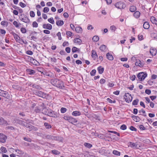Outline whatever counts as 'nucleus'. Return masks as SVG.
<instances>
[{
	"label": "nucleus",
	"mask_w": 157,
	"mask_h": 157,
	"mask_svg": "<svg viewBox=\"0 0 157 157\" xmlns=\"http://www.w3.org/2000/svg\"><path fill=\"white\" fill-rule=\"evenodd\" d=\"M52 83L53 85L59 88H62L63 86V82L57 79L52 80Z\"/></svg>",
	"instance_id": "obj_1"
},
{
	"label": "nucleus",
	"mask_w": 157,
	"mask_h": 157,
	"mask_svg": "<svg viewBox=\"0 0 157 157\" xmlns=\"http://www.w3.org/2000/svg\"><path fill=\"white\" fill-rule=\"evenodd\" d=\"M147 74L145 72H140L138 73L137 77L138 80L140 81L144 80L145 78L147 77Z\"/></svg>",
	"instance_id": "obj_2"
},
{
	"label": "nucleus",
	"mask_w": 157,
	"mask_h": 157,
	"mask_svg": "<svg viewBox=\"0 0 157 157\" xmlns=\"http://www.w3.org/2000/svg\"><path fill=\"white\" fill-rule=\"evenodd\" d=\"M34 93L36 95L43 98H46L48 96L47 94L40 91L36 90H34Z\"/></svg>",
	"instance_id": "obj_3"
},
{
	"label": "nucleus",
	"mask_w": 157,
	"mask_h": 157,
	"mask_svg": "<svg viewBox=\"0 0 157 157\" xmlns=\"http://www.w3.org/2000/svg\"><path fill=\"white\" fill-rule=\"evenodd\" d=\"M63 118L65 120L74 124H75L77 121L74 118L71 117L64 116Z\"/></svg>",
	"instance_id": "obj_4"
},
{
	"label": "nucleus",
	"mask_w": 157,
	"mask_h": 157,
	"mask_svg": "<svg viewBox=\"0 0 157 157\" xmlns=\"http://www.w3.org/2000/svg\"><path fill=\"white\" fill-rule=\"evenodd\" d=\"M124 99L127 102H129L132 100V97L129 93H125L124 95Z\"/></svg>",
	"instance_id": "obj_5"
},
{
	"label": "nucleus",
	"mask_w": 157,
	"mask_h": 157,
	"mask_svg": "<svg viewBox=\"0 0 157 157\" xmlns=\"http://www.w3.org/2000/svg\"><path fill=\"white\" fill-rule=\"evenodd\" d=\"M115 6V7L119 9H123L126 7V5L123 2H119L116 3Z\"/></svg>",
	"instance_id": "obj_6"
},
{
	"label": "nucleus",
	"mask_w": 157,
	"mask_h": 157,
	"mask_svg": "<svg viewBox=\"0 0 157 157\" xmlns=\"http://www.w3.org/2000/svg\"><path fill=\"white\" fill-rule=\"evenodd\" d=\"M43 113L46 115L50 116H53V111L50 109H48L46 108H44L42 110Z\"/></svg>",
	"instance_id": "obj_7"
},
{
	"label": "nucleus",
	"mask_w": 157,
	"mask_h": 157,
	"mask_svg": "<svg viewBox=\"0 0 157 157\" xmlns=\"http://www.w3.org/2000/svg\"><path fill=\"white\" fill-rule=\"evenodd\" d=\"M129 146L133 148H139L140 147V146L139 144H138L137 143H133L130 142L129 143Z\"/></svg>",
	"instance_id": "obj_8"
},
{
	"label": "nucleus",
	"mask_w": 157,
	"mask_h": 157,
	"mask_svg": "<svg viewBox=\"0 0 157 157\" xmlns=\"http://www.w3.org/2000/svg\"><path fill=\"white\" fill-rule=\"evenodd\" d=\"M135 64L137 66L142 67L144 65V62L141 61L139 59H136Z\"/></svg>",
	"instance_id": "obj_9"
},
{
	"label": "nucleus",
	"mask_w": 157,
	"mask_h": 157,
	"mask_svg": "<svg viewBox=\"0 0 157 157\" xmlns=\"http://www.w3.org/2000/svg\"><path fill=\"white\" fill-rule=\"evenodd\" d=\"M7 138V136L3 134H0V142L5 143Z\"/></svg>",
	"instance_id": "obj_10"
},
{
	"label": "nucleus",
	"mask_w": 157,
	"mask_h": 157,
	"mask_svg": "<svg viewBox=\"0 0 157 157\" xmlns=\"http://www.w3.org/2000/svg\"><path fill=\"white\" fill-rule=\"evenodd\" d=\"M91 53L92 57L94 60H95L98 56L96 52L94 50H92Z\"/></svg>",
	"instance_id": "obj_11"
},
{
	"label": "nucleus",
	"mask_w": 157,
	"mask_h": 157,
	"mask_svg": "<svg viewBox=\"0 0 157 157\" xmlns=\"http://www.w3.org/2000/svg\"><path fill=\"white\" fill-rule=\"evenodd\" d=\"M43 27L44 29H48L49 30H51L52 28V25L49 24H44L43 25Z\"/></svg>",
	"instance_id": "obj_12"
},
{
	"label": "nucleus",
	"mask_w": 157,
	"mask_h": 157,
	"mask_svg": "<svg viewBox=\"0 0 157 157\" xmlns=\"http://www.w3.org/2000/svg\"><path fill=\"white\" fill-rule=\"evenodd\" d=\"M157 52V51L155 48H151L150 50V53L152 56H155Z\"/></svg>",
	"instance_id": "obj_13"
},
{
	"label": "nucleus",
	"mask_w": 157,
	"mask_h": 157,
	"mask_svg": "<svg viewBox=\"0 0 157 157\" xmlns=\"http://www.w3.org/2000/svg\"><path fill=\"white\" fill-rule=\"evenodd\" d=\"M0 124L3 125H7L8 124L7 121L4 120L2 117H0Z\"/></svg>",
	"instance_id": "obj_14"
},
{
	"label": "nucleus",
	"mask_w": 157,
	"mask_h": 157,
	"mask_svg": "<svg viewBox=\"0 0 157 157\" xmlns=\"http://www.w3.org/2000/svg\"><path fill=\"white\" fill-rule=\"evenodd\" d=\"M15 151L17 153V155L18 156H22L24 154V152L23 151L18 149H16Z\"/></svg>",
	"instance_id": "obj_15"
},
{
	"label": "nucleus",
	"mask_w": 157,
	"mask_h": 157,
	"mask_svg": "<svg viewBox=\"0 0 157 157\" xmlns=\"http://www.w3.org/2000/svg\"><path fill=\"white\" fill-rule=\"evenodd\" d=\"M100 49L101 51L104 52H106L107 50L106 46L104 45H101L100 47Z\"/></svg>",
	"instance_id": "obj_16"
},
{
	"label": "nucleus",
	"mask_w": 157,
	"mask_h": 157,
	"mask_svg": "<svg viewBox=\"0 0 157 157\" xmlns=\"http://www.w3.org/2000/svg\"><path fill=\"white\" fill-rule=\"evenodd\" d=\"M20 20L26 23H29L30 21L29 19L27 16L25 17H24L23 18H21V19Z\"/></svg>",
	"instance_id": "obj_17"
},
{
	"label": "nucleus",
	"mask_w": 157,
	"mask_h": 157,
	"mask_svg": "<svg viewBox=\"0 0 157 157\" xmlns=\"http://www.w3.org/2000/svg\"><path fill=\"white\" fill-rule=\"evenodd\" d=\"M106 57L107 59L110 60H112L113 59V56L109 53H107L106 55Z\"/></svg>",
	"instance_id": "obj_18"
},
{
	"label": "nucleus",
	"mask_w": 157,
	"mask_h": 157,
	"mask_svg": "<svg viewBox=\"0 0 157 157\" xmlns=\"http://www.w3.org/2000/svg\"><path fill=\"white\" fill-rule=\"evenodd\" d=\"M72 115L75 116H79L81 115V113L79 111H75L72 113Z\"/></svg>",
	"instance_id": "obj_19"
},
{
	"label": "nucleus",
	"mask_w": 157,
	"mask_h": 157,
	"mask_svg": "<svg viewBox=\"0 0 157 157\" xmlns=\"http://www.w3.org/2000/svg\"><path fill=\"white\" fill-rule=\"evenodd\" d=\"M143 27L146 29H148L150 27V25L148 22H145L143 25Z\"/></svg>",
	"instance_id": "obj_20"
},
{
	"label": "nucleus",
	"mask_w": 157,
	"mask_h": 157,
	"mask_svg": "<svg viewBox=\"0 0 157 157\" xmlns=\"http://www.w3.org/2000/svg\"><path fill=\"white\" fill-rule=\"evenodd\" d=\"M132 118H133V120L136 122H139L140 120V118L138 116L134 115L132 117Z\"/></svg>",
	"instance_id": "obj_21"
},
{
	"label": "nucleus",
	"mask_w": 157,
	"mask_h": 157,
	"mask_svg": "<svg viewBox=\"0 0 157 157\" xmlns=\"http://www.w3.org/2000/svg\"><path fill=\"white\" fill-rule=\"evenodd\" d=\"M150 21L153 24H155L157 23V21L154 17L152 16L150 18Z\"/></svg>",
	"instance_id": "obj_22"
},
{
	"label": "nucleus",
	"mask_w": 157,
	"mask_h": 157,
	"mask_svg": "<svg viewBox=\"0 0 157 157\" xmlns=\"http://www.w3.org/2000/svg\"><path fill=\"white\" fill-rule=\"evenodd\" d=\"M56 25L58 26H61L63 25V21L61 20H57L56 22Z\"/></svg>",
	"instance_id": "obj_23"
},
{
	"label": "nucleus",
	"mask_w": 157,
	"mask_h": 157,
	"mask_svg": "<svg viewBox=\"0 0 157 157\" xmlns=\"http://www.w3.org/2000/svg\"><path fill=\"white\" fill-rule=\"evenodd\" d=\"M76 32L77 33H81L82 31V28L80 26L76 27L75 29Z\"/></svg>",
	"instance_id": "obj_24"
},
{
	"label": "nucleus",
	"mask_w": 157,
	"mask_h": 157,
	"mask_svg": "<svg viewBox=\"0 0 157 157\" xmlns=\"http://www.w3.org/2000/svg\"><path fill=\"white\" fill-rule=\"evenodd\" d=\"M140 12L136 11L134 13L133 15L135 18H137L140 17Z\"/></svg>",
	"instance_id": "obj_25"
},
{
	"label": "nucleus",
	"mask_w": 157,
	"mask_h": 157,
	"mask_svg": "<svg viewBox=\"0 0 157 157\" xmlns=\"http://www.w3.org/2000/svg\"><path fill=\"white\" fill-rule=\"evenodd\" d=\"M98 70L100 74H102L103 72L104 68L103 67H102L101 66H100L98 67Z\"/></svg>",
	"instance_id": "obj_26"
},
{
	"label": "nucleus",
	"mask_w": 157,
	"mask_h": 157,
	"mask_svg": "<svg viewBox=\"0 0 157 157\" xmlns=\"http://www.w3.org/2000/svg\"><path fill=\"white\" fill-rule=\"evenodd\" d=\"M139 113H140V115H143L144 117H146L147 115L146 113V112L145 110H144L142 109L140 110L139 111Z\"/></svg>",
	"instance_id": "obj_27"
},
{
	"label": "nucleus",
	"mask_w": 157,
	"mask_h": 157,
	"mask_svg": "<svg viewBox=\"0 0 157 157\" xmlns=\"http://www.w3.org/2000/svg\"><path fill=\"white\" fill-rule=\"evenodd\" d=\"M26 127L29 128L30 129L32 130L34 128V127L32 126V125L28 124L27 123H26L24 125Z\"/></svg>",
	"instance_id": "obj_28"
},
{
	"label": "nucleus",
	"mask_w": 157,
	"mask_h": 157,
	"mask_svg": "<svg viewBox=\"0 0 157 157\" xmlns=\"http://www.w3.org/2000/svg\"><path fill=\"white\" fill-rule=\"evenodd\" d=\"M136 9L135 6H130V11L131 12H134L136 10Z\"/></svg>",
	"instance_id": "obj_29"
},
{
	"label": "nucleus",
	"mask_w": 157,
	"mask_h": 157,
	"mask_svg": "<svg viewBox=\"0 0 157 157\" xmlns=\"http://www.w3.org/2000/svg\"><path fill=\"white\" fill-rule=\"evenodd\" d=\"M99 153L101 154H104L106 152L105 148L104 147L101 148L99 151Z\"/></svg>",
	"instance_id": "obj_30"
},
{
	"label": "nucleus",
	"mask_w": 157,
	"mask_h": 157,
	"mask_svg": "<svg viewBox=\"0 0 157 157\" xmlns=\"http://www.w3.org/2000/svg\"><path fill=\"white\" fill-rule=\"evenodd\" d=\"M7 93L6 92H5L3 90H0V95L3 96L5 97L6 96V95Z\"/></svg>",
	"instance_id": "obj_31"
},
{
	"label": "nucleus",
	"mask_w": 157,
	"mask_h": 157,
	"mask_svg": "<svg viewBox=\"0 0 157 157\" xmlns=\"http://www.w3.org/2000/svg\"><path fill=\"white\" fill-rule=\"evenodd\" d=\"M13 25H14V26L17 28H19V25H21V24L20 23H18L16 21H14L13 23Z\"/></svg>",
	"instance_id": "obj_32"
},
{
	"label": "nucleus",
	"mask_w": 157,
	"mask_h": 157,
	"mask_svg": "<svg viewBox=\"0 0 157 157\" xmlns=\"http://www.w3.org/2000/svg\"><path fill=\"white\" fill-rule=\"evenodd\" d=\"M66 34L67 36L69 37H71L74 36V34L73 33L70 31H67L66 32Z\"/></svg>",
	"instance_id": "obj_33"
},
{
	"label": "nucleus",
	"mask_w": 157,
	"mask_h": 157,
	"mask_svg": "<svg viewBox=\"0 0 157 157\" xmlns=\"http://www.w3.org/2000/svg\"><path fill=\"white\" fill-rule=\"evenodd\" d=\"M27 71L29 73V74L30 75L33 74L35 72L34 70L30 69H27Z\"/></svg>",
	"instance_id": "obj_34"
},
{
	"label": "nucleus",
	"mask_w": 157,
	"mask_h": 157,
	"mask_svg": "<svg viewBox=\"0 0 157 157\" xmlns=\"http://www.w3.org/2000/svg\"><path fill=\"white\" fill-rule=\"evenodd\" d=\"M113 153L115 155L118 156H120L121 155V153L119 151L116 150L113 151Z\"/></svg>",
	"instance_id": "obj_35"
},
{
	"label": "nucleus",
	"mask_w": 157,
	"mask_h": 157,
	"mask_svg": "<svg viewBox=\"0 0 157 157\" xmlns=\"http://www.w3.org/2000/svg\"><path fill=\"white\" fill-rule=\"evenodd\" d=\"M1 151L3 153H6L7 152V150L6 147H1L0 148Z\"/></svg>",
	"instance_id": "obj_36"
},
{
	"label": "nucleus",
	"mask_w": 157,
	"mask_h": 157,
	"mask_svg": "<svg viewBox=\"0 0 157 157\" xmlns=\"http://www.w3.org/2000/svg\"><path fill=\"white\" fill-rule=\"evenodd\" d=\"M84 145L86 147L89 148H90L92 147V144L87 143H85L84 144Z\"/></svg>",
	"instance_id": "obj_37"
},
{
	"label": "nucleus",
	"mask_w": 157,
	"mask_h": 157,
	"mask_svg": "<svg viewBox=\"0 0 157 157\" xmlns=\"http://www.w3.org/2000/svg\"><path fill=\"white\" fill-rule=\"evenodd\" d=\"M139 100L138 99H136L133 100L132 102V104L133 105H137L139 102Z\"/></svg>",
	"instance_id": "obj_38"
},
{
	"label": "nucleus",
	"mask_w": 157,
	"mask_h": 157,
	"mask_svg": "<svg viewBox=\"0 0 157 157\" xmlns=\"http://www.w3.org/2000/svg\"><path fill=\"white\" fill-rule=\"evenodd\" d=\"M48 21L52 24H54L55 23L53 17H51L48 19Z\"/></svg>",
	"instance_id": "obj_39"
},
{
	"label": "nucleus",
	"mask_w": 157,
	"mask_h": 157,
	"mask_svg": "<svg viewBox=\"0 0 157 157\" xmlns=\"http://www.w3.org/2000/svg\"><path fill=\"white\" fill-rule=\"evenodd\" d=\"M44 125L45 127L46 128H48V129L52 127L48 123H44Z\"/></svg>",
	"instance_id": "obj_40"
},
{
	"label": "nucleus",
	"mask_w": 157,
	"mask_h": 157,
	"mask_svg": "<svg viewBox=\"0 0 157 157\" xmlns=\"http://www.w3.org/2000/svg\"><path fill=\"white\" fill-rule=\"evenodd\" d=\"M31 62L32 63L36 65H37L38 64V62L36 60L33 59L31 60Z\"/></svg>",
	"instance_id": "obj_41"
},
{
	"label": "nucleus",
	"mask_w": 157,
	"mask_h": 157,
	"mask_svg": "<svg viewBox=\"0 0 157 157\" xmlns=\"http://www.w3.org/2000/svg\"><path fill=\"white\" fill-rule=\"evenodd\" d=\"M33 88L36 89H38V90H40V89H41V87H40V86H39L37 85H35V84L33 85Z\"/></svg>",
	"instance_id": "obj_42"
},
{
	"label": "nucleus",
	"mask_w": 157,
	"mask_h": 157,
	"mask_svg": "<svg viewBox=\"0 0 157 157\" xmlns=\"http://www.w3.org/2000/svg\"><path fill=\"white\" fill-rule=\"evenodd\" d=\"M49 10V9L48 7H45L43 10V11L44 13H47L48 12Z\"/></svg>",
	"instance_id": "obj_43"
},
{
	"label": "nucleus",
	"mask_w": 157,
	"mask_h": 157,
	"mask_svg": "<svg viewBox=\"0 0 157 157\" xmlns=\"http://www.w3.org/2000/svg\"><path fill=\"white\" fill-rule=\"evenodd\" d=\"M74 42L78 44H80L82 43V40H74Z\"/></svg>",
	"instance_id": "obj_44"
},
{
	"label": "nucleus",
	"mask_w": 157,
	"mask_h": 157,
	"mask_svg": "<svg viewBox=\"0 0 157 157\" xmlns=\"http://www.w3.org/2000/svg\"><path fill=\"white\" fill-rule=\"evenodd\" d=\"M67 109L64 107H62L60 111L61 113H64L66 112Z\"/></svg>",
	"instance_id": "obj_45"
},
{
	"label": "nucleus",
	"mask_w": 157,
	"mask_h": 157,
	"mask_svg": "<svg viewBox=\"0 0 157 157\" xmlns=\"http://www.w3.org/2000/svg\"><path fill=\"white\" fill-rule=\"evenodd\" d=\"M96 70H93L90 73V74L92 76H94L96 73Z\"/></svg>",
	"instance_id": "obj_46"
},
{
	"label": "nucleus",
	"mask_w": 157,
	"mask_h": 157,
	"mask_svg": "<svg viewBox=\"0 0 157 157\" xmlns=\"http://www.w3.org/2000/svg\"><path fill=\"white\" fill-rule=\"evenodd\" d=\"M107 100L108 102H109L111 103H115L116 102L115 100H114L113 101H112L111 99H110L109 98H107Z\"/></svg>",
	"instance_id": "obj_47"
},
{
	"label": "nucleus",
	"mask_w": 157,
	"mask_h": 157,
	"mask_svg": "<svg viewBox=\"0 0 157 157\" xmlns=\"http://www.w3.org/2000/svg\"><path fill=\"white\" fill-rule=\"evenodd\" d=\"M110 29L112 31L114 32L116 29V28L114 25H112L110 26Z\"/></svg>",
	"instance_id": "obj_48"
},
{
	"label": "nucleus",
	"mask_w": 157,
	"mask_h": 157,
	"mask_svg": "<svg viewBox=\"0 0 157 157\" xmlns=\"http://www.w3.org/2000/svg\"><path fill=\"white\" fill-rule=\"evenodd\" d=\"M59 137L57 136H52V140H59Z\"/></svg>",
	"instance_id": "obj_49"
},
{
	"label": "nucleus",
	"mask_w": 157,
	"mask_h": 157,
	"mask_svg": "<svg viewBox=\"0 0 157 157\" xmlns=\"http://www.w3.org/2000/svg\"><path fill=\"white\" fill-rule=\"evenodd\" d=\"M51 61L54 63H56V59L54 57H50Z\"/></svg>",
	"instance_id": "obj_50"
},
{
	"label": "nucleus",
	"mask_w": 157,
	"mask_h": 157,
	"mask_svg": "<svg viewBox=\"0 0 157 157\" xmlns=\"http://www.w3.org/2000/svg\"><path fill=\"white\" fill-rule=\"evenodd\" d=\"M127 127L126 126L125 124H123L121 126V129L123 130H124L126 129Z\"/></svg>",
	"instance_id": "obj_51"
},
{
	"label": "nucleus",
	"mask_w": 157,
	"mask_h": 157,
	"mask_svg": "<svg viewBox=\"0 0 157 157\" xmlns=\"http://www.w3.org/2000/svg\"><path fill=\"white\" fill-rule=\"evenodd\" d=\"M30 16L32 17H34L35 16V14L33 11H31L30 12Z\"/></svg>",
	"instance_id": "obj_52"
},
{
	"label": "nucleus",
	"mask_w": 157,
	"mask_h": 157,
	"mask_svg": "<svg viewBox=\"0 0 157 157\" xmlns=\"http://www.w3.org/2000/svg\"><path fill=\"white\" fill-rule=\"evenodd\" d=\"M145 99H146L145 102L146 103L148 104L151 102L150 99L146 97L145 98Z\"/></svg>",
	"instance_id": "obj_53"
},
{
	"label": "nucleus",
	"mask_w": 157,
	"mask_h": 157,
	"mask_svg": "<svg viewBox=\"0 0 157 157\" xmlns=\"http://www.w3.org/2000/svg\"><path fill=\"white\" fill-rule=\"evenodd\" d=\"M21 31L22 33H25L26 32V29L24 28H22L21 29Z\"/></svg>",
	"instance_id": "obj_54"
},
{
	"label": "nucleus",
	"mask_w": 157,
	"mask_h": 157,
	"mask_svg": "<svg viewBox=\"0 0 157 157\" xmlns=\"http://www.w3.org/2000/svg\"><path fill=\"white\" fill-rule=\"evenodd\" d=\"M78 49L77 48L74 47L72 49V51L73 52H75L77 51Z\"/></svg>",
	"instance_id": "obj_55"
},
{
	"label": "nucleus",
	"mask_w": 157,
	"mask_h": 157,
	"mask_svg": "<svg viewBox=\"0 0 157 157\" xmlns=\"http://www.w3.org/2000/svg\"><path fill=\"white\" fill-rule=\"evenodd\" d=\"M105 82V80L103 78H101L100 79V83L101 84H103Z\"/></svg>",
	"instance_id": "obj_56"
},
{
	"label": "nucleus",
	"mask_w": 157,
	"mask_h": 157,
	"mask_svg": "<svg viewBox=\"0 0 157 157\" xmlns=\"http://www.w3.org/2000/svg\"><path fill=\"white\" fill-rule=\"evenodd\" d=\"M145 93L147 94H150L151 93V91L149 89H146L145 90Z\"/></svg>",
	"instance_id": "obj_57"
},
{
	"label": "nucleus",
	"mask_w": 157,
	"mask_h": 157,
	"mask_svg": "<svg viewBox=\"0 0 157 157\" xmlns=\"http://www.w3.org/2000/svg\"><path fill=\"white\" fill-rule=\"evenodd\" d=\"M87 29L88 30L93 29L94 27L92 26L91 25H89L87 26Z\"/></svg>",
	"instance_id": "obj_58"
},
{
	"label": "nucleus",
	"mask_w": 157,
	"mask_h": 157,
	"mask_svg": "<svg viewBox=\"0 0 157 157\" xmlns=\"http://www.w3.org/2000/svg\"><path fill=\"white\" fill-rule=\"evenodd\" d=\"M26 54L30 55H32L33 54V52L31 51L28 50L26 51Z\"/></svg>",
	"instance_id": "obj_59"
},
{
	"label": "nucleus",
	"mask_w": 157,
	"mask_h": 157,
	"mask_svg": "<svg viewBox=\"0 0 157 157\" xmlns=\"http://www.w3.org/2000/svg\"><path fill=\"white\" fill-rule=\"evenodd\" d=\"M19 5L22 8H24L26 6L25 4L22 2H20L19 3Z\"/></svg>",
	"instance_id": "obj_60"
},
{
	"label": "nucleus",
	"mask_w": 157,
	"mask_h": 157,
	"mask_svg": "<svg viewBox=\"0 0 157 157\" xmlns=\"http://www.w3.org/2000/svg\"><path fill=\"white\" fill-rule=\"evenodd\" d=\"M65 51L67 53H69L71 52V48L69 47H67L65 48Z\"/></svg>",
	"instance_id": "obj_61"
},
{
	"label": "nucleus",
	"mask_w": 157,
	"mask_h": 157,
	"mask_svg": "<svg viewBox=\"0 0 157 157\" xmlns=\"http://www.w3.org/2000/svg\"><path fill=\"white\" fill-rule=\"evenodd\" d=\"M33 26L34 27H37L38 26V24L36 21H34L33 23Z\"/></svg>",
	"instance_id": "obj_62"
},
{
	"label": "nucleus",
	"mask_w": 157,
	"mask_h": 157,
	"mask_svg": "<svg viewBox=\"0 0 157 157\" xmlns=\"http://www.w3.org/2000/svg\"><path fill=\"white\" fill-rule=\"evenodd\" d=\"M139 128L140 130H144L145 129V128L142 125H140L139 126Z\"/></svg>",
	"instance_id": "obj_63"
},
{
	"label": "nucleus",
	"mask_w": 157,
	"mask_h": 157,
	"mask_svg": "<svg viewBox=\"0 0 157 157\" xmlns=\"http://www.w3.org/2000/svg\"><path fill=\"white\" fill-rule=\"evenodd\" d=\"M131 80L134 81L136 78V76L135 75H132L130 78Z\"/></svg>",
	"instance_id": "obj_64"
}]
</instances>
